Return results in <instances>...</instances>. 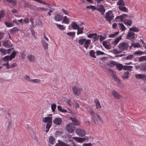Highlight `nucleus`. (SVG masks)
Here are the masks:
<instances>
[{"instance_id":"1","label":"nucleus","mask_w":146,"mask_h":146,"mask_svg":"<svg viewBox=\"0 0 146 146\" xmlns=\"http://www.w3.org/2000/svg\"><path fill=\"white\" fill-rule=\"evenodd\" d=\"M90 112L91 118L96 125L98 124V122L95 115H96L98 120L102 121V118L98 113H95L94 111H90Z\"/></svg>"},{"instance_id":"2","label":"nucleus","mask_w":146,"mask_h":146,"mask_svg":"<svg viewBox=\"0 0 146 146\" xmlns=\"http://www.w3.org/2000/svg\"><path fill=\"white\" fill-rule=\"evenodd\" d=\"M16 54V52L14 51L10 55H7L4 57L3 58L2 60L6 62V63L8 62L9 60H11L15 57Z\"/></svg>"},{"instance_id":"3","label":"nucleus","mask_w":146,"mask_h":146,"mask_svg":"<svg viewBox=\"0 0 146 146\" xmlns=\"http://www.w3.org/2000/svg\"><path fill=\"white\" fill-rule=\"evenodd\" d=\"M106 16L104 17L107 21H108L110 23H111V21L113 19L114 16L112 14V12L111 11H109L106 12Z\"/></svg>"},{"instance_id":"4","label":"nucleus","mask_w":146,"mask_h":146,"mask_svg":"<svg viewBox=\"0 0 146 146\" xmlns=\"http://www.w3.org/2000/svg\"><path fill=\"white\" fill-rule=\"evenodd\" d=\"M66 129L67 131L69 133H73L75 129V127L71 123L66 125Z\"/></svg>"},{"instance_id":"5","label":"nucleus","mask_w":146,"mask_h":146,"mask_svg":"<svg viewBox=\"0 0 146 146\" xmlns=\"http://www.w3.org/2000/svg\"><path fill=\"white\" fill-rule=\"evenodd\" d=\"M135 67L136 69H139L142 71L145 72L146 71V63H141L139 65L135 66Z\"/></svg>"},{"instance_id":"6","label":"nucleus","mask_w":146,"mask_h":146,"mask_svg":"<svg viewBox=\"0 0 146 146\" xmlns=\"http://www.w3.org/2000/svg\"><path fill=\"white\" fill-rule=\"evenodd\" d=\"M72 90L74 94L76 96H79L82 90V89L80 88H77L75 86L72 87Z\"/></svg>"},{"instance_id":"7","label":"nucleus","mask_w":146,"mask_h":146,"mask_svg":"<svg viewBox=\"0 0 146 146\" xmlns=\"http://www.w3.org/2000/svg\"><path fill=\"white\" fill-rule=\"evenodd\" d=\"M108 71L109 73L111 74V75L113 77L114 79V80L117 81V80L119 81V82H120V80L118 78L115 72L113 70H112L109 68L108 69Z\"/></svg>"},{"instance_id":"8","label":"nucleus","mask_w":146,"mask_h":146,"mask_svg":"<svg viewBox=\"0 0 146 146\" xmlns=\"http://www.w3.org/2000/svg\"><path fill=\"white\" fill-rule=\"evenodd\" d=\"M118 48L121 50H126L128 48L129 45L126 43H121L119 44L118 46Z\"/></svg>"},{"instance_id":"9","label":"nucleus","mask_w":146,"mask_h":146,"mask_svg":"<svg viewBox=\"0 0 146 146\" xmlns=\"http://www.w3.org/2000/svg\"><path fill=\"white\" fill-rule=\"evenodd\" d=\"M97 11L100 12L102 15H103L105 12V9L102 5H98L97 6Z\"/></svg>"},{"instance_id":"10","label":"nucleus","mask_w":146,"mask_h":146,"mask_svg":"<svg viewBox=\"0 0 146 146\" xmlns=\"http://www.w3.org/2000/svg\"><path fill=\"white\" fill-rule=\"evenodd\" d=\"M48 116H50L49 117H46V123H47L46 125H48L51 126L52 123V114H50L48 115Z\"/></svg>"},{"instance_id":"11","label":"nucleus","mask_w":146,"mask_h":146,"mask_svg":"<svg viewBox=\"0 0 146 146\" xmlns=\"http://www.w3.org/2000/svg\"><path fill=\"white\" fill-rule=\"evenodd\" d=\"M76 133L79 135L81 137L84 136L85 134V131L81 129H78L76 131Z\"/></svg>"},{"instance_id":"12","label":"nucleus","mask_w":146,"mask_h":146,"mask_svg":"<svg viewBox=\"0 0 146 146\" xmlns=\"http://www.w3.org/2000/svg\"><path fill=\"white\" fill-rule=\"evenodd\" d=\"M134 35L135 33L133 32H129L127 35V38L130 40L132 39L135 38Z\"/></svg>"},{"instance_id":"13","label":"nucleus","mask_w":146,"mask_h":146,"mask_svg":"<svg viewBox=\"0 0 146 146\" xmlns=\"http://www.w3.org/2000/svg\"><path fill=\"white\" fill-rule=\"evenodd\" d=\"M62 119L60 118H56L53 120V122L55 124L57 125H60L62 123Z\"/></svg>"},{"instance_id":"14","label":"nucleus","mask_w":146,"mask_h":146,"mask_svg":"<svg viewBox=\"0 0 146 146\" xmlns=\"http://www.w3.org/2000/svg\"><path fill=\"white\" fill-rule=\"evenodd\" d=\"M70 119L71 120L73 123V125L75 126L78 125L79 124V122L78 120L76 118L70 117Z\"/></svg>"},{"instance_id":"15","label":"nucleus","mask_w":146,"mask_h":146,"mask_svg":"<svg viewBox=\"0 0 146 146\" xmlns=\"http://www.w3.org/2000/svg\"><path fill=\"white\" fill-rule=\"evenodd\" d=\"M111 94L114 97L117 99L120 98L121 97L120 95L115 90H113L111 92Z\"/></svg>"},{"instance_id":"16","label":"nucleus","mask_w":146,"mask_h":146,"mask_svg":"<svg viewBox=\"0 0 146 146\" xmlns=\"http://www.w3.org/2000/svg\"><path fill=\"white\" fill-rule=\"evenodd\" d=\"M58 143L55 145V146H69V145L60 140H58Z\"/></svg>"},{"instance_id":"17","label":"nucleus","mask_w":146,"mask_h":146,"mask_svg":"<svg viewBox=\"0 0 146 146\" xmlns=\"http://www.w3.org/2000/svg\"><path fill=\"white\" fill-rule=\"evenodd\" d=\"M62 18V16L60 14H57L54 17V20L57 21H60Z\"/></svg>"},{"instance_id":"18","label":"nucleus","mask_w":146,"mask_h":146,"mask_svg":"<svg viewBox=\"0 0 146 146\" xmlns=\"http://www.w3.org/2000/svg\"><path fill=\"white\" fill-rule=\"evenodd\" d=\"M121 39V36H119L118 37L116 38L115 39L114 41H113L111 44H113L114 46H116L117 45L118 42Z\"/></svg>"},{"instance_id":"19","label":"nucleus","mask_w":146,"mask_h":146,"mask_svg":"<svg viewBox=\"0 0 146 146\" xmlns=\"http://www.w3.org/2000/svg\"><path fill=\"white\" fill-rule=\"evenodd\" d=\"M116 64L117 62H116L110 60V62H108V64H107V65L109 66L110 67L113 68L115 66H116Z\"/></svg>"},{"instance_id":"20","label":"nucleus","mask_w":146,"mask_h":146,"mask_svg":"<svg viewBox=\"0 0 146 146\" xmlns=\"http://www.w3.org/2000/svg\"><path fill=\"white\" fill-rule=\"evenodd\" d=\"M90 40L86 39V40H85L84 42L83 47L87 49L90 44Z\"/></svg>"},{"instance_id":"21","label":"nucleus","mask_w":146,"mask_h":146,"mask_svg":"<svg viewBox=\"0 0 146 146\" xmlns=\"http://www.w3.org/2000/svg\"><path fill=\"white\" fill-rule=\"evenodd\" d=\"M27 58L31 62H34L35 60V57L32 55H28Z\"/></svg>"},{"instance_id":"22","label":"nucleus","mask_w":146,"mask_h":146,"mask_svg":"<svg viewBox=\"0 0 146 146\" xmlns=\"http://www.w3.org/2000/svg\"><path fill=\"white\" fill-rule=\"evenodd\" d=\"M117 5L119 6V8L125 5V4L123 0H119L117 3Z\"/></svg>"},{"instance_id":"23","label":"nucleus","mask_w":146,"mask_h":146,"mask_svg":"<svg viewBox=\"0 0 146 146\" xmlns=\"http://www.w3.org/2000/svg\"><path fill=\"white\" fill-rule=\"evenodd\" d=\"M10 49H9L7 50L3 48H0V51L4 55H5L7 53L8 54H9V50Z\"/></svg>"},{"instance_id":"24","label":"nucleus","mask_w":146,"mask_h":146,"mask_svg":"<svg viewBox=\"0 0 146 146\" xmlns=\"http://www.w3.org/2000/svg\"><path fill=\"white\" fill-rule=\"evenodd\" d=\"M129 72L128 71L124 73L123 75L121 76L122 78L124 79H127L129 77Z\"/></svg>"},{"instance_id":"25","label":"nucleus","mask_w":146,"mask_h":146,"mask_svg":"<svg viewBox=\"0 0 146 146\" xmlns=\"http://www.w3.org/2000/svg\"><path fill=\"white\" fill-rule=\"evenodd\" d=\"M72 27L73 29H77L79 27V26L75 22H73L71 23Z\"/></svg>"},{"instance_id":"26","label":"nucleus","mask_w":146,"mask_h":146,"mask_svg":"<svg viewBox=\"0 0 146 146\" xmlns=\"http://www.w3.org/2000/svg\"><path fill=\"white\" fill-rule=\"evenodd\" d=\"M123 23L125 24L131 26L132 24V22L131 20H124L123 21Z\"/></svg>"},{"instance_id":"27","label":"nucleus","mask_w":146,"mask_h":146,"mask_svg":"<svg viewBox=\"0 0 146 146\" xmlns=\"http://www.w3.org/2000/svg\"><path fill=\"white\" fill-rule=\"evenodd\" d=\"M3 45L5 47H9L11 44H10V41L8 40L4 41L3 43Z\"/></svg>"},{"instance_id":"28","label":"nucleus","mask_w":146,"mask_h":146,"mask_svg":"<svg viewBox=\"0 0 146 146\" xmlns=\"http://www.w3.org/2000/svg\"><path fill=\"white\" fill-rule=\"evenodd\" d=\"M133 67L131 66H124L123 69L125 70H127L131 71Z\"/></svg>"},{"instance_id":"29","label":"nucleus","mask_w":146,"mask_h":146,"mask_svg":"<svg viewBox=\"0 0 146 146\" xmlns=\"http://www.w3.org/2000/svg\"><path fill=\"white\" fill-rule=\"evenodd\" d=\"M116 66V67L117 68V69L119 71H121L123 69V66L121 64H117V63Z\"/></svg>"},{"instance_id":"30","label":"nucleus","mask_w":146,"mask_h":146,"mask_svg":"<svg viewBox=\"0 0 146 146\" xmlns=\"http://www.w3.org/2000/svg\"><path fill=\"white\" fill-rule=\"evenodd\" d=\"M138 58L139 60L138 61V62H143L145 60L146 61V56H142L137 57Z\"/></svg>"},{"instance_id":"31","label":"nucleus","mask_w":146,"mask_h":146,"mask_svg":"<svg viewBox=\"0 0 146 146\" xmlns=\"http://www.w3.org/2000/svg\"><path fill=\"white\" fill-rule=\"evenodd\" d=\"M146 54V53L145 52H143L141 50H138L134 52L133 54V55H142L143 53Z\"/></svg>"},{"instance_id":"32","label":"nucleus","mask_w":146,"mask_h":146,"mask_svg":"<svg viewBox=\"0 0 146 146\" xmlns=\"http://www.w3.org/2000/svg\"><path fill=\"white\" fill-rule=\"evenodd\" d=\"M118 24L119 25V28L121 30V31H124L126 29V28L123 24L119 23Z\"/></svg>"},{"instance_id":"33","label":"nucleus","mask_w":146,"mask_h":146,"mask_svg":"<svg viewBox=\"0 0 146 146\" xmlns=\"http://www.w3.org/2000/svg\"><path fill=\"white\" fill-rule=\"evenodd\" d=\"M5 24L7 27H12L14 26L15 25L14 24L12 23V22L9 23L7 22H5Z\"/></svg>"},{"instance_id":"34","label":"nucleus","mask_w":146,"mask_h":146,"mask_svg":"<svg viewBox=\"0 0 146 146\" xmlns=\"http://www.w3.org/2000/svg\"><path fill=\"white\" fill-rule=\"evenodd\" d=\"M77 35H78L79 34H82L83 33V27L78 28L77 29Z\"/></svg>"},{"instance_id":"35","label":"nucleus","mask_w":146,"mask_h":146,"mask_svg":"<svg viewBox=\"0 0 146 146\" xmlns=\"http://www.w3.org/2000/svg\"><path fill=\"white\" fill-rule=\"evenodd\" d=\"M119 9L121 11L125 12H128V10L127 8H126L125 7V6L120 7L119 8Z\"/></svg>"},{"instance_id":"36","label":"nucleus","mask_w":146,"mask_h":146,"mask_svg":"<svg viewBox=\"0 0 146 146\" xmlns=\"http://www.w3.org/2000/svg\"><path fill=\"white\" fill-rule=\"evenodd\" d=\"M134 57L133 54H130L128 55L125 58H124V59L126 60H131L133 59Z\"/></svg>"},{"instance_id":"37","label":"nucleus","mask_w":146,"mask_h":146,"mask_svg":"<svg viewBox=\"0 0 146 146\" xmlns=\"http://www.w3.org/2000/svg\"><path fill=\"white\" fill-rule=\"evenodd\" d=\"M57 109L59 111L62 112H67V111L66 110L62 109L60 106H57Z\"/></svg>"},{"instance_id":"38","label":"nucleus","mask_w":146,"mask_h":146,"mask_svg":"<svg viewBox=\"0 0 146 146\" xmlns=\"http://www.w3.org/2000/svg\"><path fill=\"white\" fill-rule=\"evenodd\" d=\"M69 20H68L67 17L66 16H65L64 17V19L62 21V23L64 22L66 24H68L69 23Z\"/></svg>"},{"instance_id":"39","label":"nucleus","mask_w":146,"mask_h":146,"mask_svg":"<svg viewBox=\"0 0 146 146\" xmlns=\"http://www.w3.org/2000/svg\"><path fill=\"white\" fill-rule=\"evenodd\" d=\"M54 140L55 139L52 136H50L49 138V142L51 144H54Z\"/></svg>"},{"instance_id":"40","label":"nucleus","mask_w":146,"mask_h":146,"mask_svg":"<svg viewBox=\"0 0 146 146\" xmlns=\"http://www.w3.org/2000/svg\"><path fill=\"white\" fill-rule=\"evenodd\" d=\"M129 30L130 31H133L135 32H137L139 31V30L137 28L135 27H133L132 28H129Z\"/></svg>"},{"instance_id":"41","label":"nucleus","mask_w":146,"mask_h":146,"mask_svg":"<svg viewBox=\"0 0 146 146\" xmlns=\"http://www.w3.org/2000/svg\"><path fill=\"white\" fill-rule=\"evenodd\" d=\"M67 34L71 37L74 38L75 36V32H69L67 33Z\"/></svg>"},{"instance_id":"42","label":"nucleus","mask_w":146,"mask_h":146,"mask_svg":"<svg viewBox=\"0 0 146 146\" xmlns=\"http://www.w3.org/2000/svg\"><path fill=\"white\" fill-rule=\"evenodd\" d=\"M95 52L93 50H90L89 52V54L90 56L94 58H96L95 56Z\"/></svg>"},{"instance_id":"43","label":"nucleus","mask_w":146,"mask_h":146,"mask_svg":"<svg viewBox=\"0 0 146 146\" xmlns=\"http://www.w3.org/2000/svg\"><path fill=\"white\" fill-rule=\"evenodd\" d=\"M85 40H86V39L85 38H82L78 40V42L81 45H82L85 42Z\"/></svg>"},{"instance_id":"44","label":"nucleus","mask_w":146,"mask_h":146,"mask_svg":"<svg viewBox=\"0 0 146 146\" xmlns=\"http://www.w3.org/2000/svg\"><path fill=\"white\" fill-rule=\"evenodd\" d=\"M55 24L57 26L58 28L60 30H62L65 29V28L64 27L63 25H61L57 23H56Z\"/></svg>"},{"instance_id":"45","label":"nucleus","mask_w":146,"mask_h":146,"mask_svg":"<svg viewBox=\"0 0 146 146\" xmlns=\"http://www.w3.org/2000/svg\"><path fill=\"white\" fill-rule=\"evenodd\" d=\"M96 53L97 55H103L105 54V53L104 52L99 50H97L96 51Z\"/></svg>"},{"instance_id":"46","label":"nucleus","mask_w":146,"mask_h":146,"mask_svg":"<svg viewBox=\"0 0 146 146\" xmlns=\"http://www.w3.org/2000/svg\"><path fill=\"white\" fill-rule=\"evenodd\" d=\"M119 33V32L118 31V32H115L114 34H111L109 35V37L110 38L114 37L115 36L118 35Z\"/></svg>"},{"instance_id":"47","label":"nucleus","mask_w":146,"mask_h":146,"mask_svg":"<svg viewBox=\"0 0 146 146\" xmlns=\"http://www.w3.org/2000/svg\"><path fill=\"white\" fill-rule=\"evenodd\" d=\"M122 18L121 22L123 21L124 20H127L125 18H127L126 17H127L128 16L126 14H123L122 15H120Z\"/></svg>"},{"instance_id":"48","label":"nucleus","mask_w":146,"mask_h":146,"mask_svg":"<svg viewBox=\"0 0 146 146\" xmlns=\"http://www.w3.org/2000/svg\"><path fill=\"white\" fill-rule=\"evenodd\" d=\"M73 139L75 140L76 141L79 143H82L81 137H73Z\"/></svg>"},{"instance_id":"49","label":"nucleus","mask_w":146,"mask_h":146,"mask_svg":"<svg viewBox=\"0 0 146 146\" xmlns=\"http://www.w3.org/2000/svg\"><path fill=\"white\" fill-rule=\"evenodd\" d=\"M56 106L55 104H53L51 105V108L52 110V111L53 112L55 111V109H56Z\"/></svg>"},{"instance_id":"50","label":"nucleus","mask_w":146,"mask_h":146,"mask_svg":"<svg viewBox=\"0 0 146 146\" xmlns=\"http://www.w3.org/2000/svg\"><path fill=\"white\" fill-rule=\"evenodd\" d=\"M40 80L39 79H32L31 80V82H33L35 83H38L40 82Z\"/></svg>"},{"instance_id":"51","label":"nucleus","mask_w":146,"mask_h":146,"mask_svg":"<svg viewBox=\"0 0 146 146\" xmlns=\"http://www.w3.org/2000/svg\"><path fill=\"white\" fill-rule=\"evenodd\" d=\"M94 36H95L93 37V39L92 40V42H95L97 40H98L99 37V35H95Z\"/></svg>"},{"instance_id":"52","label":"nucleus","mask_w":146,"mask_h":146,"mask_svg":"<svg viewBox=\"0 0 146 146\" xmlns=\"http://www.w3.org/2000/svg\"><path fill=\"white\" fill-rule=\"evenodd\" d=\"M11 125V121L9 120L7 121L5 123V126L8 127V128Z\"/></svg>"},{"instance_id":"53","label":"nucleus","mask_w":146,"mask_h":146,"mask_svg":"<svg viewBox=\"0 0 146 146\" xmlns=\"http://www.w3.org/2000/svg\"><path fill=\"white\" fill-rule=\"evenodd\" d=\"M142 74H137L135 75V78H136L138 79H142Z\"/></svg>"},{"instance_id":"54","label":"nucleus","mask_w":146,"mask_h":146,"mask_svg":"<svg viewBox=\"0 0 146 146\" xmlns=\"http://www.w3.org/2000/svg\"><path fill=\"white\" fill-rule=\"evenodd\" d=\"M4 12L3 11H2L0 12V20L3 18L4 16Z\"/></svg>"},{"instance_id":"55","label":"nucleus","mask_w":146,"mask_h":146,"mask_svg":"<svg viewBox=\"0 0 146 146\" xmlns=\"http://www.w3.org/2000/svg\"><path fill=\"white\" fill-rule=\"evenodd\" d=\"M122 18L121 16H117L115 18V20L117 21H121V22Z\"/></svg>"},{"instance_id":"56","label":"nucleus","mask_w":146,"mask_h":146,"mask_svg":"<svg viewBox=\"0 0 146 146\" xmlns=\"http://www.w3.org/2000/svg\"><path fill=\"white\" fill-rule=\"evenodd\" d=\"M19 31V30L17 27H14L10 31L11 32H13L18 31Z\"/></svg>"},{"instance_id":"57","label":"nucleus","mask_w":146,"mask_h":146,"mask_svg":"<svg viewBox=\"0 0 146 146\" xmlns=\"http://www.w3.org/2000/svg\"><path fill=\"white\" fill-rule=\"evenodd\" d=\"M96 35H97V34L96 33H92V34L90 33L88 35H87V36L88 38H92L93 37V36H95Z\"/></svg>"},{"instance_id":"58","label":"nucleus","mask_w":146,"mask_h":146,"mask_svg":"<svg viewBox=\"0 0 146 146\" xmlns=\"http://www.w3.org/2000/svg\"><path fill=\"white\" fill-rule=\"evenodd\" d=\"M30 77L27 75H26L25 77V80L31 82V80L30 79Z\"/></svg>"},{"instance_id":"59","label":"nucleus","mask_w":146,"mask_h":146,"mask_svg":"<svg viewBox=\"0 0 146 146\" xmlns=\"http://www.w3.org/2000/svg\"><path fill=\"white\" fill-rule=\"evenodd\" d=\"M2 65L3 66H5V65L6 66V68L7 69H9L11 68V66H9V63L8 62L6 63L5 64H3Z\"/></svg>"},{"instance_id":"60","label":"nucleus","mask_w":146,"mask_h":146,"mask_svg":"<svg viewBox=\"0 0 146 146\" xmlns=\"http://www.w3.org/2000/svg\"><path fill=\"white\" fill-rule=\"evenodd\" d=\"M42 44L44 49L46 48V42L45 40H42Z\"/></svg>"},{"instance_id":"61","label":"nucleus","mask_w":146,"mask_h":146,"mask_svg":"<svg viewBox=\"0 0 146 146\" xmlns=\"http://www.w3.org/2000/svg\"><path fill=\"white\" fill-rule=\"evenodd\" d=\"M96 106L97 109H100L101 108L100 102L96 104Z\"/></svg>"},{"instance_id":"62","label":"nucleus","mask_w":146,"mask_h":146,"mask_svg":"<svg viewBox=\"0 0 146 146\" xmlns=\"http://www.w3.org/2000/svg\"><path fill=\"white\" fill-rule=\"evenodd\" d=\"M99 37H100V42H102L103 40L105 39V38L102 35L99 36Z\"/></svg>"},{"instance_id":"63","label":"nucleus","mask_w":146,"mask_h":146,"mask_svg":"<svg viewBox=\"0 0 146 146\" xmlns=\"http://www.w3.org/2000/svg\"><path fill=\"white\" fill-rule=\"evenodd\" d=\"M141 79L143 80L146 81V75L142 74Z\"/></svg>"},{"instance_id":"64","label":"nucleus","mask_w":146,"mask_h":146,"mask_svg":"<svg viewBox=\"0 0 146 146\" xmlns=\"http://www.w3.org/2000/svg\"><path fill=\"white\" fill-rule=\"evenodd\" d=\"M83 146H92L91 143H84L83 144Z\"/></svg>"}]
</instances>
